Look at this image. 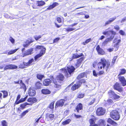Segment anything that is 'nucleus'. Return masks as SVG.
Segmentation results:
<instances>
[{
    "label": "nucleus",
    "instance_id": "64",
    "mask_svg": "<svg viewBox=\"0 0 126 126\" xmlns=\"http://www.w3.org/2000/svg\"><path fill=\"white\" fill-rule=\"evenodd\" d=\"M126 21V16L122 18L121 21V22L122 23Z\"/></svg>",
    "mask_w": 126,
    "mask_h": 126
},
{
    "label": "nucleus",
    "instance_id": "17",
    "mask_svg": "<svg viewBox=\"0 0 126 126\" xmlns=\"http://www.w3.org/2000/svg\"><path fill=\"white\" fill-rule=\"evenodd\" d=\"M45 3L43 0L38 1L36 2V5L38 6H41L44 5Z\"/></svg>",
    "mask_w": 126,
    "mask_h": 126
},
{
    "label": "nucleus",
    "instance_id": "34",
    "mask_svg": "<svg viewBox=\"0 0 126 126\" xmlns=\"http://www.w3.org/2000/svg\"><path fill=\"white\" fill-rule=\"evenodd\" d=\"M18 49H16L13 50H12L9 51L8 52V55H10L11 54H12L15 53L18 50Z\"/></svg>",
    "mask_w": 126,
    "mask_h": 126
},
{
    "label": "nucleus",
    "instance_id": "23",
    "mask_svg": "<svg viewBox=\"0 0 126 126\" xmlns=\"http://www.w3.org/2000/svg\"><path fill=\"white\" fill-rule=\"evenodd\" d=\"M80 84H75L72 86L71 88V89L73 90H75L76 89L79 88L80 86Z\"/></svg>",
    "mask_w": 126,
    "mask_h": 126
},
{
    "label": "nucleus",
    "instance_id": "47",
    "mask_svg": "<svg viewBox=\"0 0 126 126\" xmlns=\"http://www.w3.org/2000/svg\"><path fill=\"white\" fill-rule=\"evenodd\" d=\"M75 29L74 28H68L66 29V30L67 31L69 32L73 31Z\"/></svg>",
    "mask_w": 126,
    "mask_h": 126
},
{
    "label": "nucleus",
    "instance_id": "28",
    "mask_svg": "<svg viewBox=\"0 0 126 126\" xmlns=\"http://www.w3.org/2000/svg\"><path fill=\"white\" fill-rule=\"evenodd\" d=\"M36 48L39 49H41V51L40 52H43L44 51L43 50H44V49H45V51L46 50V48H45L43 46H38L36 47Z\"/></svg>",
    "mask_w": 126,
    "mask_h": 126
},
{
    "label": "nucleus",
    "instance_id": "36",
    "mask_svg": "<svg viewBox=\"0 0 126 126\" xmlns=\"http://www.w3.org/2000/svg\"><path fill=\"white\" fill-rule=\"evenodd\" d=\"M71 121V120L70 119H68L64 121H63L62 124L63 125H65L68 124Z\"/></svg>",
    "mask_w": 126,
    "mask_h": 126
},
{
    "label": "nucleus",
    "instance_id": "21",
    "mask_svg": "<svg viewBox=\"0 0 126 126\" xmlns=\"http://www.w3.org/2000/svg\"><path fill=\"white\" fill-rule=\"evenodd\" d=\"M41 91L43 94H48L50 93V91L47 89H43Z\"/></svg>",
    "mask_w": 126,
    "mask_h": 126
},
{
    "label": "nucleus",
    "instance_id": "9",
    "mask_svg": "<svg viewBox=\"0 0 126 126\" xmlns=\"http://www.w3.org/2000/svg\"><path fill=\"white\" fill-rule=\"evenodd\" d=\"M96 49L98 54L101 55H103L105 54V52L100 47L99 45L97 46Z\"/></svg>",
    "mask_w": 126,
    "mask_h": 126
},
{
    "label": "nucleus",
    "instance_id": "26",
    "mask_svg": "<svg viewBox=\"0 0 126 126\" xmlns=\"http://www.w3.org/2000/svg\"><path fill=\"white\" fill-rule=\"evenodd\" d=\"M83 58H81L77 60V62L76 64V65L77 67H79L80 66V63L83 60Z\"/></svg>",
    "mask_w": 126,
    "mask_h": 126
},
{
    "label": "nucleus",
    "instance_id": "16",
    "mask_svg": "<svg viewBox=\"0 0 126 126\" xmlns=\"http://www.w3.org/2000/svg\"><path fill=\"white\" fill-rule=\"evenodd\" d=\"M44 51L43 52H40V53L39 54L36 55L35 57L34 58L35 60H36L38 58L41 57L45 53V49H44Z\"/></svg>",
    "mask_w": 126,
    "mask_h": 126
},
{
    "label": "nucleus",
    "instance_id": "50",
    "mask_svg": "<svg viewBox=\"0 0 126 126\" xmlns=\"http://www.w3.org/2000/svg\"><path fill=\"white\" fill-rule=\"evenodd\" d=\"M117 58V56H114L113 57V59L112 62V63H111V64H112L113 65L114 64V63H115V62L116 60V59Z\"/></svg>",
    "mask_w": 126,
    "mask_h": 126
},
{
    "label": "nucleus",
    "instance_id": "56",
    "mask_svg": "<svg viewBox=\"0 0 126 126\" xmlns=\"http://www.w3.org/2000/svg\"><path fill=\"white\" fill-rule=\"evenodd\" d=\"M42 115H41L39 118L38 119L36 118L35 119V123L36 124H37L38 123L40 119L42 118Z\"/></svg>",
    "mask_w": 126,
    "mask_h": 126
},
{
    "label": "nucleus",
    "instance_id": "63",
    "mask_svg": "<svg viewBox=\"0 0 126 126\" xmlns=\"http://www.w3.org/2000/svg\"><path fill=\"white\" fill-rule=\"evenodd\" d=\"M107 102L109 104H110L113 103V101L112 100L110 99L107 100Z\"/></svg>",
    "mask_w": 126,
    "mask_h": 126
},
{
    "label": "nucleus",
    "instance_id": "22",
    "mask_svg": "<svg viewBox=\"0 0 126 126\" xmlns=\"http://www.w3.org/2000/svg\"><path fill=\"white\" fill-rule=\"evenodd\" d=\"M26 63L23 62L20 64L19 65V67L21 68H23L28 67Z\"/></svg>",
    "mask_w": 126,
    "mask_h": 126
},
{
    "label": "nucleus",
    "instance_id": "49",
    "mask_svg": "<svg viewBox=\"0 0 126 126\" xmlns=\"http://www.w3.org/2000/svg\"><path fill=\"white\" fill-rule=\"evenodd\" d=\"M9 40L13 44L15 43V40L12 37H10L9 38Z\"/></svg>",
    "mask_w": 126,
    "mask_h": 126
},
{
    "label": "nucleus",
    "instance_id": "11",
    "mask_svg": "<svg viewBox=\"0 0 126 126\" xmlns=\"http://www.w3.org/2000/svg\"><path fill=\"white\" fill-rule=\"evenodd\" d=\"M33 50V48H31L27 50L23 54V57H24L25 56L31 54L32 53V52Z\"/></svg>",
    "mask_w": 126,
    "mask_h": 126
},
{
    "label": "nucleus",
    "instance_id": "41",
    "mask_svg": "<svg viewBox=\"0 0 126 126\" xmlns=\"http://www.w3.org/2000/svg\"><path fill=\"white\" fill-rule=\"evenodd\" d=\"M89 122L90 124V125H93V124L95 123V119L93 118L90 119L89 120Z\"/></svg>",
    "mask_w": 126,
    "mask_h": 126
},
{
    "label": "nucleus",
    "instance_id": "52",
    "mask_svg": "<svg viewBox=\"0 0 126 126\" xmlns=\"http://www.w3.org/2000/svg\"><path fill=\"white\" fill-rule=\"evenodd\" d=\"M11 65V69H14L17 68V66L14 65L10 64Z\"/></svg>",
    "mask_w": 126,
    "mask_h": 126
},
{
    "label": "nucleus",
    "instance_id": "8",
    "mask_svg": "<svg viewBox=\"0 0 126 126\" xmlns=\"http://www.w3.org/2000/svg\"><path fill=\"white\" fill-rule=\"evenodd\" d=\"M65 102L64 99H61L57 101L56 104L55 108L57 107L58 106L62 107L64 105Z\"/></svg>",
    "mask_w": 126,
    "mask_h": 126
},
{
    "label": "nucleus",
    "instance_id": "10",
    "mask_svg": "<svg viewBox=\"0 0 126 126\" xmlns=\"http://www.w3.org/2000/svg\"><path fill=\"white\" fill-rule=\"evenodd\" d=\"M116 16H114L110 18L108 20L105 22V26H106L113 22L116 19Z\"/></svg>",
    "mask_w": 126,
    "mask_h": 126
},
{
    "label": "nucleus",
    "instance_id": "62",
    "mask_svg": "<svg viewBox=\"0 0 126 126\" xmlns=\"http://www.w3.org/2000/svg\"><path fill=\"white\" fill-rule=\"evenodd\" d=\"M95 100V98H93V99L88 104V105H91L93 104L94 103Z\"/></svg>",
    "mask_w": 126,
    "mask_h": 126
},
{
    "label": "nucleus",
    "instance_id": "35",
    "mask_svg": "<svg viewBox=\"0 0 126 126\" xmlns=\"http://www.w3.org/2000/svg\"><path fill=\"white\" fill-rule=\"evenodd\" d=\"M118 78L121 83L123 81H124V80L125 79L124 77L121 76L120 75H118Z\"/></svg>",
    "mask_w": 126,
    "mask_h": 126
},
{
    "label": "nucleus",
    "instance_id": "37",
    "mask_svg": "<svg viewBox=\"0 0 126 126\" xmlns=\"http://www.w3.org/2000/svg\"><path fill=\"white\" fill-rule=\"evenodd\" d=\"M44 77L43 75H42L39 74H37V78L41 80L42 78Z\"/></svg>",
    "mask_w": 126,
    "mask_h": 126
},
{
    "label": "nucleus",
    "instance_id": "12",
    "mask_svg": "<svg viewBox=\"0 0 126 126\" xmlns=\"http://www.w3.org/2000/svg\"><path fill=\"white\" fill-rule=\"evenodd\" d=\"M59 5V4L57 2H54L52 5H51L48 7V8L46 9V10H50L53 9L56 6H58Z\"/></svg>",
    "mask_w": 126,
    "mask_h": 126
},
{
    "label": "nucleus",
    "instance_id": "18",
    "mask_svg": "<svg viewBox=\"0 0 126 126\" xmlns=\"http://www.w3.org/2000/svg\"><path fill=\"white\" fill-rule=\"evenodd\" d=\"M51 82V81L49 79H45L43 81V84L45 86H47Z\"/></svg>",
    "mask_w": 126,
    "mask_h": 126
},
{
    "label": "nucleus",
    "instance_id": "38",
    "mask_svg": "<svg viewBox=\"0 0 126 126\" xmlns=\"http://www.w3.org/2000/svg\"><path fill=\"white\" fill-rule=\"evenodd\" d=\"M42 36V35H36L34 36V37L36 40L37 41Z\"/></svg>",
    "mask_w": 126,
    "mask_h": 126
},
{
    "label": "nucleus",
    "instance_id": "7",
    "mask_svg": "<svg viewBox=\"0 0 126 126\" xmlns=\"http://www.w3.org/2000/svg\"><path fill=\"white\" fill-rule=\"evenodd\" d=\"M114 88L120 92H121L123 91V88L120 86L119 84L118 83H116L114 86Z\"/></svg>",
    "mask_w": 126,
    "mask_h": 126
},
{
    "label": "nucleus",
    "instance_id": "59",
    "mask_svg": "<svg viewBox=\"0 0 126 126\" xmlns=\"http://www.w3.org/2000/svg\"><path fill=\"white\" fill-rule=\"evenodd\" d=\"M38 6H37V5H36V3L35 4H34L32 6L33 8L34 9L38 8Z\"/></svg>",
    "mask_w": 126,
    "mask_h": 126
},
{
    "label": "nucleus",
    "instance_id": "53",
    "mask_svg": "<svg viewBox=\"0 0 126 126\" xmlns=\"http://www.w3.org/2000/svg\"><path fill=\"white\" fill-rule=\"evenodd\" d=\"M113 98L115 99H117L120 98V96L115 94Z\"/></svg>",
    "mask_w": 126,
    "mask_h": 126
},
{
    "label": "nucleus",
    "instance_id": "32",
    "mask_svg": "<svg viewBox=\"0 0 126 126\" xmlns=\"http://www.w3.org/2000/svg\"><path fill=\"white\" fill-rule=\"evenodd\" d=\"M42 85V83L39 82H37L36 83V87L37 89H40Z\"/></svg>",
    "mask_w": 126,
    "mask_h": 126
},
{
    "label": "nucleus",
    "instance_id": "1",
    "mask_svg": "<svg viewBox=\"0 0 126 126\" xmlns=\"http://www.w3.org/2000/svg\"><path fill=\"white\" fill-rule=\"evenodd\" d=\"M75 69L73 66L69 67H65L64 68L62 69L61 70V72L64 74L67 77H69L71 76V74L73 73Z\"/></svg>",
    "mask_w": 126,
    "mask_h": 126
},
{
    "label": "nucleus",
    "instance_id": "30",
    "mask_svg": "<svg viewBox=\"0 0 126 126\" xmlns=\"http://www.w3.org/2000/svg\"><path fill=\"white\" fill-rule=\"evenodd\" d=\"M53 80L54 84V87L57 89L60 88L61 87L60 85L58 84V83L57 81Z\"/></svg>",
    "mask_w": 126,
    "mask_h": 126
},
{
    "label": "nucleus",
    "instance_id": "13",
    "mask_svg": "<svg viewBox=\"0 0 126 126\" xmlns=\"http://www.w3.org/2000/svg\"><path fill=\"white\" fill-rule=\"evenodd\" d=\"M33 42V41L30 40H27L26 42H25L23 44V46L24 47H28L30 44Z\"/></svg>",
    "mask_w": 126,
    "mask_h": 126
},
{
    "label": "nucleus",
    "instance_id": "33",
    "mask_svg": "<svg viewBox=\"0 0 126 126\" xmlns=\"http://www.w3.org/2000/svg\"><path fill=\"white\" fill-rule=\"evenodd\" d=\"M117 43H116L114 46V47H116V48L115 50V51H117L118 49V48L119 47L118 46L119 43L120 42V40H118Z\"/></svg>",
    "mask_w": 126,
    "mask_h": 126
},
{
    "label": "nucleus",
    "instance_id": "20",
    "mask_svg": "<svg viewBox=\"0 0 126 126\" xmlns=\"http://www.w3.org/2000/svg\"><path fill=\"white\" fill-rule=\"evenodd\" d=\"M64 76L63 75L60 74L58 75L56 77V79L57 80L59 81H62L64 79Z\"/></svg>",
    "mask_w": 126,
    "mask_h": 126
},
{
    "label": "nucleus",
    "instance_id": "25",
    "mask_svg": "<svg viewBox=\"0 0 126 126\" xmlns=\"http://www.w3.org/2000/svg\"><path fill=\"white\" fill-rule=\"evenodd\" d=\"M27 98V96L24 98H21L18 101H16L15 104H18L22 102L25 101L26 99Z\"/></svg>",
    "mask_w": 126,
    "mask_h": 126
},
{
    "label": "nucleus",
    "instance_id": "27",
    "mask_svg": "<svg viewBox=\"0 0 126 126\" xmlns=\"http://www.w3.org/2000/svg\"><path fill=\"white\" fill-rule=\"evenodd\" d=\"M20 84L21 86V88L23 89L25 91L26 90V87L25 84L23 83L22 80H20Z\"/></svg>",
    "mask_w": 126,
    "mask_h": 126
},
{
    "label": "nucleus",
    "instance_id": "40",
    "mask_svg": "<svg viewBox=\"0 0 126 126\" xmlns=\"http://www.w3.org/2000/svg\"><path fill=\"white\" fill-rule=\"evenodd\" d=\"M33 61L34 60L33 59H32L30 60L28 62L26 63H27V66H29L30 65Z\"/></svg>",
    "mask_w": 126,
    "mask_h": 126
},
{
    "label": "nucleus",
    "instance_id": "46",
    "mask_svg": "<svg viewBox=\"0 0 126 126\" xmlns=\"http://www.w3.org/2000/svg\"><path fill=\"white\" fill-rule=\"evenodd\" d=\"M29 109H28L23 112L21 114V115L22 116H23L25 115L29 111Z\"/></svg>",
    "mask_w": 126,
    "mask_h": 126
},
{
    "label": "nucleus",
    "instance_id": "15",
    "mask_svg": "<svg viewBox=\"0 0 126 126\" xmlns=\"http://www.w3.org/2000/svg\"><path fill=\"white\" fill-rule=\"evenodd\" d=\"M29 94L30 96H34L35 94V92L34 90L30 88L29 90Z\"/></svg>",
    "mask_w": 126,
    "mask_h": 126
},
{
    "label": "nucleus",
    "instance_id": "5",
    "mask_svg": "<svg viewBox=\"0 0 126 126\" xmlns=\"http://www.w3.org/2000/svg\"><path fill=\"white\" fill-rule=\"evenodd\" d=\"M105 110L102 108H99L97 109L96 111V114L98 116L102 115L104 114Z\"/></svg>",
    "mask_w": 126,
    "mask_h": 126
},
{
    "label": "nucleus",
    "instance_id": "55",
    "mask_svg": "<svg viewBox=\"0 0 126 126\" xmlns=\"http://www.w3.org/2000/svg\"><path fill=\"white\" fill-rule=\"evenodd\" d=\"M54 102H52L50 104L49 107L51 109H52L54 108Z\"/></svg>",
    "mask_w": 126,
    "mask_h": 126
},
{
    "label": "nucleus",
    "instance_id": "45",
    "mask_svg": "<svg viewBox=\"0 0 126 126\" xmlns=\"http://www.w3.org/2000/svg\"><path fill=\"white\" fill-rule=\"evenodd\" d=\"M126 72V70L125 69H122L121 70V72H120L119 74L118 75H122L124 74Z\"/></svg>",
    "mask_w": 126,
    "mask_h": 126
},
{
    "label": "nucleus",
    "instance_id": "43",
    "mask_svg": "<svg viewBox=\"0 0 126 126\" xmlns=\"http://www.w3.org/2000/svg\"><path fill=\"white\" fill-rule=\"evenodd\" d=\"M91 40V38H89V39L86 40L85 42H83L82 43V44L84 45H85L86 44H88L89 42Z\"/></svg>",
    "mask_w": 126,
    "mask_h": 126
},
{
    "label": "nucleus",
    "instance_id": "61",
    "mask_svg": "<svg viewBox=\"0 0 126 126\" xmlns=\"http://www.w3.org/2000/svg\"><path fill=\"white\" fill-rule=\"evenodd\" d=\"M121 84L123 86L126 85V80L125 79L122 82Z\"/></svg>",
    "mask_w": 126,
    "mask_h": 126
},
{
    "label": "nucleus",
    "instance_id": "24",
    "mask_svg": "<svg viewBox=\"0 0 126 126\" xmlns=\"http://www.w3.org/2000/svg\"><path fill=\"white\" fill-rule=\"evenodd\" d=\"M54 115L53 114H49L47 113V116L46 117L51 120H52L54 118Z\"/></svg>",
    "mask_w": 126,
    "mask_h": 126
},
{
    "label": "nucleus",
    "instance_id": "31",
    "mask_svg": "<svg viewBox=\"0 0 126 126\" xmlns=\"http://www.w3.org/2000/svg\"><path fill=\"white\" fill-rule=\"evenodd\" d=\"M108 94L110 97H113L115 93L112 90H110L108 92Z\"/></svg>",
    "mask_w": 126,
    "mask_h": 126
},
{
    "label": "nucleus",
    "instance_id": "19",
    "mask_svg": "<svg viewBox=\"0 0 126 126\" xmlns=\"http://www.w3.org/2000/svg\"><path fill=\"white\" fill-rule=\"evenodd\" d=\"M98 124L99 126H105L106 125L105 121L102 119H100L98 121Z\"/></svg>",
    "mask_w": 126,
    "mask_h": 126
},
{
    "label": "nucleus",
    "instance_id": "44",
    "mask_svg": "<svg viewBox=\"0 0 126 126\" xmlns=\"http://www.w3.org/2000/svg\"><path fill=\"white\" fill-rule=\"evenodd\" d=\"M2 125V126H7V124L5 120H3L1 121Z\"/></svg>",
    "mask_w": 126,
    "mask_h": 126
},
{
    "label": "nucleus",
    "instance_id": "54",
    "mask_svg": "<svg viewBox=\"0 0 126 126\" xmlns=\"http://www.w3.org/2000/svg\"><path fill=\"white\" fill-rule=\"evenodd\" d=\"M84 96V94H78L77 96L78 98H81Z\"/></svg>",
    "mask_w": 126,
    "mask_h": 126
},
{
    "label": "nucleus",
    "instance_id": "57",
    "mask_svg": "<svg viewBox=\"0 0 126 126\" xmlns=\"http://www.w3.org/2000/svg\"><path fill=\"white\" fill-rule=\"evenodd\" d=\"M4 17L7 18H10V19H14L12 17H10V16H9L8 14H6L4 15Z\"/></svg>",
    "mask_w": 126,
    "mask_h": 126
},
{
    "label": "nucleus",
    "instance_id": "48",
    "mask_svg": "<svg viewBox=\"0 0 126 126\" xmlns=\"http://www.w3.org/2000/svg\"><path fill=\"white\" fill-rule=\"evenodd\" d=\"M34 100V101L36 102V101L35 98H30L28 99V101L29 102H33V100Z\"/></svg>",
    "mask_w": 126,
    "mask_h": 126
},
{
    "label": "nucleus",
    "instance_id": "6",
    "mask_svg": "<svg viewBox=\"0 0 126 126\" xmlns=\"http://www.w3.org/2000/svg\"><path fill=\"white\" fill-rule=\"evenodd\" d=\"M83 55L82 53H81L80 55H78L77 54H73L72 56H71L69 58L70 61H71L74 59L77 58L82 56Z\"/></svg>",
    "mask_w": 126,
    "mask_h": 126
},
{
    "label": "nucleus",
    "instance_id": "58",
    "mask_svg": "<svg viewBox=\"0 0 126 126\" xmlns=\"http://www.w3.org/2000/svg\"><path fill=\"white\" fill-rule=\"evenodd\" d=\"M113 121L110 118L108 119L107 121L108 123H110L111 124Z\"/></svg>",
    "mask_w": 126,
    "mask_h": 126
},
{
    "label": "nucleus",
    "instance_id": "4",
    "mask_svg": "<svg viewBox=\"0 0 126 126\" xmlns=\"http://www.w3.org/2000/svg\"><path fill=\"white\" fill-rule=\"evenodd\" d=\"M110 116L112 118L115 120H117L120 118L119 112L116 110H113L110 113Z\"/></svg>",
    "mask_w": 126,
    "mask_h": 126
},
{
    "label": "nucleus",
    "instance_id": "60",
    "mask_svg": "<svg viewBox=\"0 0 126 126\" xmlns=\"http://www.w3.org/2000/svg\"><path fill=\"white\" fill-rule=\"evenodd\" d=\"M76 15L77 16H79V15H85V14L83 12H81L77 13L76 14Z\"/></svg>",
    "mask_w": 126,
    "mask_h": 126
},
{
    "label": "nucleus",
    "instance_id": "3",
    "mask_svg": "<svg viewBox=\"0 0 126 126\" xmlns=\"http://www.w3.org/2000/svg\"><path fill=\"white\" fill-rule=\"evenodd\" d=\"M103 33L104 35H107V36H110V38L106 39L103 42V45L105 46L107 43L108 42L111 41L113 38L114 35L115 34V32L113 31H105L103 32Z\"/></svg>",
    "mask_w": 126,
    "mask_h": 126
},
{
    "label": "nucleus",
    "instance_id": "14",
    "mask_svg": "<svg viewBox=\"0 0 126 126\" xmlns=\"http://www.w3.org/2000/svg\"><path fill=\"white\" fill-rule=\"evenodd\" d=\"M83 106L82 104L80 103L78 104L77 106L76 109L77 111L79 112V110H81L82 109Z\"/></svg>",
    "mask_w": 126,
    "mask_h": 126
},
{
    "label": "nucleus",
    "instance_id": "29",
    "mask_svg": "<svg viewBox=\"0 0 126 126\" xmlns=\"http://www.w3.org/2000/svg\"><path fill=\"white\" fill-rule=\"evenodd\" d=\"M86 75V73L84 72L82 73L78 76L77 78L78 79H79L83 78Z\"/></svg>",
    "mask_w": 126,
    "mask_h": 126
},
{
    "label": "nucleus",
    "instance_id": "39",
    "mask_svg": "<svg viewBox=\"0 0 126 126\" xmlns=\"http://www.w3.org/2000/svg\"><path fill=\"white\" fill-rule=\"evenodd\" d=\"M2 92L3 93V98H5L8 96V92L7 91H2Z\"/></svg>",
    "mask_w": 126,
    "mask_h": 126
},
{
    "label": "nucleus",
    "instance_id": "42",
    "mask_svg": "<svg viewBox=\"0 0 126 126\" xmlns=\"http://www.w3.org/2000/svg\"><path fill=\"white\" fill-rule=\"evenodd\" d=\"M29 105V104L27 103L22 104L20 105V107L22 109H24L25 108V107L27 105Z\"/></svg>",
    "mask_w": 126,
    "mask_h": 126
},
{
    "label": "nucleus",
    "instance_id": "2",
    "mask_svg": "<svg viewBox=\"0 0 126 126\" xmlns=\"http://www.w3.org/2000/svg\"><path fill=\"white\" fill-rule=\"evenodd\" d=\"M101 62L98 63L99 68L101 69L103 68V69H105L106 71H107L109 68L110 62L107 61L104 58L101 59Z\"/></svg>",
    "mask_w": 126,
    "mask_h": 126
},
{
    "label": "nucleus",
    "instance_id": "51",
    "mask_svg": "<svg viewBox=\"0 0 126 126\" xmlns=\"http://www.w3.org/2000/svg\"><path fill=\"white\" fill-rule=\"evenodd\" d=\"M11 65L9 64L6 65L4 67V70H6L8 69H11L10 67Z\"/></svg>",
    "mask_w": 126,
    "mask_h": 126
}]
</instances>
